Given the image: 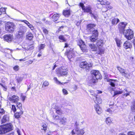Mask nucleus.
<instances>
[{
    "instance_id": "f257e3e1",
    "label": "nucleus",
    "mask_w": 135,
    "mask_h": 135,
    "mask_svg": "<svg viewBox=\"0 0 135 135\" xmlns=\"http://www.w3.org/2000/svg\"><path fill=\"white\" fill-rule=\"evenodd\" d=\"M91 79L90 80L91 84L95 83L98 80L102 78V76L98 70H92L91 71Z\"/></svg>"
},
{
    "instance_id": "f03ea898",
    "label": "nucleus",
    "mask_w": 135,
    "mask_h": 135,
    "mask_svg": "<svg viewBox=\"0 0 135 135\" xmlns=\"http://www.w3.org/2000/svg\"><path fill=\"white\" fill-rule=\"evenodd\" d=\"M80 6L81 7L84 12L89 13L90 16L91 17H93L95 20L98 18V15L95 12L92 13L91 11V8L90 6H88L86 7H85L84 4L83 3H80Z\"/></svg>"
},
{
    "instance_id": "7ed1b4c3",
    "label": "nucleus",
    "mask_w": 135,
    "mask_h": 135,
    "mask_svg": "<svg viewBox=\"0 0 135 135\" xmlns=\"http://www.w3.org/2000/svg\"><path fill=\"white\" fill-rule=\"evenodd\" d=\"M123 33L126 37L128 40H131L133 37V32L131 29L125 30Z\"/></svg>"
},
{
    "instance_id": "20e7f679",
    "label": "nucleus",
    "mask_w": 135,
    "mask_h": 135,
    "mask_svg": "<svg viewBox=\"0 0 135 135\" xmlns=\"http://www.w3.org/2000/svg\"><path fill=\"white\" fill-rule=\"evenodd\" d=\"M117 68L118 70L119 71L120 73L122 74V76L128 79H129L131 78L130 73L126 72L125 69L119 67H117Z\"/></svg>"
},
{
    "instance_id": "39448f33",
    "label": "nucleus",
    "mask_w": 135,
    "mask_h": 135,
    "mask_svg": "<svg viewBox=\"0 0 135 135\" xmlns=\"http://www.w3.org/2000/svg\"><path fill=\"white\" fill-rule=\"evenodd\" d=\"M78 45L80 46L81 50L84 52H87L88 50L87 49L86 45L84 42L82 40H79L78 42Z\"/></svg>"
},
{
    "instance_id": "423d86ee",
    "label": "nucleus",
    "mask_w": 135,
    "mask_h": 135,
    "mask_svg": "<svg viewBox=\"0 0 135 135\" xmlns=\"http://www.w3.org/2000/svg\"><path fill=\"white\" fill-rule=\"evenodd\" d=\"M80 67L86 70H89L92 67V65L90 63H87L86 61L81 62L79 64Z\"/></svg>"
},
{
    "instance_id": "0eeeda50",
    "label": "nucleus",
    "mask_w": 135,
    "mask_h": 135,
    "mask_svg": "<svg viewBox=\"0 0 135 135\" xmlns=\"http://www.w3.org/2000/svg\"><path fill=\"white\" fill-rule=\"evenodd\" d=\"M8 132V123L0 126V134H5Z\"/></svg>"
},
{
    "instance_id": "6e6552de",
    "label": "nucleus",
    "mask_w": 135,
    "mask_h": 135,
    "mask_svg": "<svg viewBox=\"0 0 135 135\" xmlns=\"http://www.w3.org/2000/svg\"><path fill=\"white\" fill-rule=\"evenodd\" d=\"M68 70L66 68L64 67L60 68L58 70L57 73L61 76L65 75L67 74Z\"/></svg>"
},
{
    "instance_id": "1a4fd4ad",
    "label": "nucleus",
    "mask_w": 135,
    "mask_h": 135,
    "mask_svg": "<svg viewBox=\"0 0 135 135\" xmlns=\"http://www.w3.org/2000/svg\"><path fill=\"white\" fill-rule=\"evenodd\" d=\"M127 25V23L124 22L120 23L119 24L118 28L121 33L123 32L124 30H125L124 29Z\"/></svg>"
},
{
    "instance_id": "9d476101",
    "label": "nucleus",
    "mask_w": 135,
    "mask_h": 135,
    "mask_svg": "<svg viewBox=\"0 0 135 135\" xmlns=\"http://www.w3.org/2000/svg\"><path fill=\"white\" fill-rule=\"evenodd\" d=\"M19 98L17 96L14 95L9 98V100L12 102L16 103L18 102Z\"/></svg>"
},
{
    "instance_id": "9b49d317",
    "label": "nucleus",
    "mask_w": 135,
    "mask_h": 135,
    "mask_svg": "<svg viewBox=\"0 0 135 135\" xmlns=\"http://www.w3.org/2000/svg\"><path fill=\"white\" fill-rule=\"evenodd\" d=\"M15 27L16 25L14 23L9 22V32H13L15 30Z\"/></svg>"
},
{
    "instance_id": "f8f14e48",
    "label": "nucleus",
    "mask_w": 135,
    "mask_h": 135,
    "mask_svg": "<svg viewBox=\"0 0 135 135\" xmlns=\"http://www.w3.org/2000/svg\"><path fill=\"white\" fill-rule=\"evenodd\" d=\"M104 79L105 81L110 82L109 84L112 86H115V84L114 83L115 82H116L117 81V80L109 79L106 76H105Z\"/></svg>"
},
{
    "instance_id": "ddd939ff",
    "label": "nucleus",
    "mask_w": 135,
    "mask_h": 135,
    "mask_svg": "<svg viewBox=\"0 0 135 135\" xmlns=\"http://www.w3.org/2000/svg\"><path fill=\"white\" fill-rule=\"evenodd\" d=\"M94 97L93 98L96 104H100L102 103V99L96 97L97 95L94 94Z\"/></svg>"
},
{
    "instance_id": "4468645a",
    "label": "nucleus",
    "mask_w": 135,
    "mask_h": 135,
    "mask_svg": "<svg viewBox=\"0 0 135 135\" xmlns=\"http://www.w3.org/2000/svg\"><path fill=\"white\" fill-rule=\"evenodd\" d=\"M132 45L128 41H126L123 45L124 48L126 49L130 48L132 47Z\"/></svg>"
},
{
    "instance_id": "2eb2a0df",
    "label": "nucleus",
    "mask_w": 135,
    "mask_h": 135,
    "mask_svg": "<svg viewBox=\"0 0 135 135\" xmlns=\"http://www.w3.org/2000/svg\"><path fill=\"white\" fill-rule=\"evenodd\" d=\"M59 123L61 125L64 126L66 123L67 119L63 117L61 118L60 119H59Z\"/></svg>"
},
{
    "instance_id": "dca6fc26",
    "label": "nucleus",
    "mask_w": 135,
    "mask_h": 135,
    "mask_svg": "<svg viewBox=\"0 0 135 135\" xmlns=\"http://www.w3.org/2000/svg\"><path fill=\"white\" fill-rule=\"evenodd\" d=\"M60 16V15L59 14L55 13L52 16V19L54 21H56L59 18Z\"/></svg>"
},
{
    "instance_id": "f3484780",
    "label": "nucleus",
    "mask_w": 135,
    "mask_h": 135,
    "mask_svg": "<svg viewBox=\"0 0 135 135\" xmlns=\"http://www.w3.org/2000/svg\"><path fill=\"white\" fill-rule=\"evenodd\" d=\"M27 29V28L26 27L21 26L19 27L18 31L24 34L26 32Z\"/></svg>"
},
{
    "instance_id": "a211bd4d",
    "label": "nucleus",
    "mask_w": 135,
    "mask_h": 135,
    "mask_svg": "<svg viewBox=\"0 0 135 135\" xmlns=\"http://www.w3.org/2000/svg\"><path fill=\"white\" fill-rule=\"evenodd\" d=\"M94 107L97 113L98 114H100L102 112L101 109L98 104L95 105Z\"/></svg>"
},
{
    "instance_id": "6ab92c4d",
    "label": "nucleus",
    "mask_w": 135,
    "mask_h": 135,
    "mask_svg": "<svg viewBox=\"0 0 135 135\" xmlns=\"http://www.w3.org/2000/svg\"><path fill=\"white\" fill-rule=\"evenodd\" d=\"M23 113L22 111L20 110L19 112H17L15 114V118H18L20 117V116Z\"/></svg>"
},
{
    "instance_id": "aec40b11",
    "label": "nucleus",
    "mask_w": 135,
    "mask_h": 135,
    "mask_svg": "<svg viewBox=\"0 0 135 135\" xmlns=\"http://www.w3.org/2000/svg\"><path fill=\"white\" fill-rule=\"evenodd\" d=\"M66 53H67V57L69 59H71L73 57V54L72 51L70 50L69 51L67 50Z\"/></svg>"
},
{
    "instance_id": "412c9836",
    "label": "nucleus",
    "mask_w": 135,
    "mask_h": 135,
    "mask_svg": "<svg viewBox=\"0 0 135 135\" xmlns=\"http://www.w3.org/2000/svg\"><path fill=\"white\" fill-rule=\"evenodd\" d=\"M76 132L77 135H83L84 133V132L82 129L79 130L78 128L76 129Z\"/></svg>"
},
{
    "instance_id": "4be33fe9",
    "label": "nucleus",
    "mask_w": 135,
    "mask_h": 135,
    "mask_svg": "<svg viewBox=\"0 0 135 135\" xmlns=\"http://www.w3.org/2000/svg\"><path fill=\"white\" fill-rule=\"evenodd\" d=\"M95 26V25L94 24H90L87 25V30L90 31L91 32L93 30V28Z\"/></svg>"
},
{
    "instance_id": "5701e85b",
    "label": "nucleus",
    "mask_w": 135,
    "mask_h": 135,
    "mask_svg": "<svg viewBox=\"0 0 135 135\" xmlns=\"http://www.w3.org/2000/svg\"><path fill=\"white\" fill-rule=\"evenodd\" d=\"M107 133L108 135H116V134L115 131L112 129H110Z\"/></svg>"
},
{
    "instance_id": "b1692460",
    "label": "nucleus",
    "mask_w": 135,
    "mask_h": 135,
    "mask_svg": "<svg viewBox=\"0 0 135 135\" xmlns=\"http://www.w3.org/2000/svg\"><path fill=\"white\" fill-rule=\"evenodd\" d=\"M119 21V20L117 18H113L112 22V23L113 25H116Z\"/></svg>"
},
{
    "instance_id": "393cba45",
    "label": "nucleus",
    "mask_w": 135,
    "mask_h": 135,
    "mask_svg": "<svg viewBox=\"0 0 135 135\" xmlns=\"http://www.w3.org/2000/svg\"><path fill=\"white\" fill-rule=\"evenodd\" d=\"M8 119V117L7 115H5L3 118L1 120V123L6 122Z\"/></svg>"
},
{
    "instance_id": "a878e982",
    "label": "nucleus",
    "mask_w": 135,
    "mask_h": 135,
    "mask_svg": "<svg viewBox=\"0 0 135 135\" xmlns=\"http://www.w3.org/2000/svg\"><path fill=\"white\" fill-rule=\"evenodd\" d=\"M103 40H99L97 41L96 45L98 47L102 46L103 45Z\"/></svg>"
},
{
    "instance_id": "bb28decb",
    "label": "nucleus",
    "mask_w": 135,
    "mask_h": 135,
    "mask_svg": "<svg viewBox=\"0 0 135 135\" xmlns=\"http://www.w3.org/2000/svg\"><path fill=\"white\" fill-rule=\"evenodd\" d=\"M21 21L25 23L26 24L27 26L29 27L30 28L32 27L33 26L31 25L30 23L28 21H27L24 20H21Z\"/></svg>"
},
{
    "instance_id": "cd10ccee",
    "label": "nucleus",
    "mask_w": 135,
    "mask_h": 135,
    "mask_svg": "<svg viewBox=\"0 0 135 135\" xmlns=\"http://www.w3.org/2000/svg\"><path fill=\"white\" fill-rule=\"evenodd\" d=\"M98 39V37L92 35L90 38V41L92 42H94Z\"/></svg>"
},
{
    "instance_id": "c85d7f7f",
    "label": "nucleus",
    "mask_w": 135,
    "mask_h": 135,
    "mask_svg": "<svg viewBox=\"0 0 135 135\" xmlns=\"http://www.w3.org/2000/svg\"><path fill=\"white\" fill-rule=\"evenodd\" d=\"M17 110L19 109L20 111H22V104L21 103H17L16 104Z\"/></svg>"
},
{
    "instance_id": "c756f323",
    "label": "nucleus",
    "mask_w": 135,
    "mask_h": 135,
    "mask_svg": "<svg viewBox=\"0 0 135 135\" xmlns=\"http://www.w3.org/2000/svg\"><path fill=\"white\" fill-rule=\"evenodd\" d=\"M115 40L117 46L118 47H120V45L122 43V42H121V40L117 38H115Z\"/></svg>"
},
{
    "instance_id": "7c9ffc66",
    "label": "nucleus",
    "mask_w": 135,
    "mask_h": 135,
    "mask_svg": "<svg viewBox=\"0 0 135 135\" xmlns=\"http://www.w3.org/2000/svg\"><path fill=\"white\" fill-rule=\"evenodd\" d=\"M70 10H65L63 12V14L65 16H68L70 15Z\"/></svg>"
},
{
    "instance_id": "2f4dec72",
    "label": "nucleus",
    "mask_w": 135,
    "mask_h": 135,
    "mask_svg": "<svg viewBox=\"0 0 135 135\" xmlns=\"http://www.w3.org/2000/svg\"><path fill=\"white\" fill-rule=\"evenodd\" d=\"M13 126L11 123H9V135H13V132H12L11 133H10V131H11L13 129H12Z\"/></svg>"
},
{
    "instance_id": "473e14b6",
    "label": "nucleus",
    "mask_w": 135,
    "mask_h": 135,
    "mask_svg": "<svg viewBox=\"0 0 135 135\" xmlns=\"http://www.w3.org/2000/svg\"><path fill=\"white\" fill-rule=\"evenodd\" d=\"M33 36L31 33H29L26 36V37L29 40H31L33 38Z\"/></svg>"
},
{
    "instance_id": "72a5a7b5",
    "label": "nucleus",
    "mask_w": 135,
    "mask_h": 135,
    "mask_svg": "<svg viewBox=\"0 0 135 135\" xmlns=\"http://www.w3.org/2000/svg\"><path fill=\"white\" fill-rule=\"evenodd\" d=\"M89 47L91 48L93 51H95L97 50V47L93 44H90L89 45Z\"/></svg>"
},
{
    "instance_id": "f704fd0d",
    "label": "nucleus",
    "mask_w": 135,
    "mask_h": 135,
    "mask_svg": "<svg viewBox=\"0 0 135 135\" xmlns=\"http://www.w3.org/2000/svg\"><path fill=\"white\" fill-rule=\"evenodd\" d=\"M131 108L132 111L135 112V100H134L133 102Z\"/></svg>"
},
{
    "instance_id": "c9c22d12",
    "label": "nucleus",
    "mask_w": 135,
    "mask_h": 135,
    "mask_svg": "<svg viewBox=\"0 0 135 135\" xmlns=\"http://www.w3.org/2000/svg\"><path fill=\"white\" fill-rule=\"evenodd\" d=\"M92 35L93 36L98 37V31L97 30H92Z\"/></svg>"
},
{
    "instance_id": "e433bc0d",
    "label": "nucleus",
    "mask_w": 135,
    "mask_h": 135,
    "mask_svg": "<svg viewBox=\"0 0 135 135\" xmlns=\"http://www.w3.org/2000/svg\"><path fill=\"white\" fill-rule=\"evenodd\" d=\"M23 34H24V33L18 31L16 33V37H17V38H19L22 36Z\"/></svg>"
},
{
    "instance_id": "4c0bfd02",
    "label": "nucleus",
    "mask_w": 135,
    "mask_h": 135,
    "mask_svg": "<svg viewBox=\"0 0 135 135\" xmlns=\"http://www.w3.org/2000/svg\"><path fill=\"white\" fill-rule=\"evenodd\" d=\"M104 50L103 49H100L99 51H98L96 54L101 55L102 54H104Z\"/></svg>"
},
{
    "instance_id": "58836bf2",
    "label": "nucleus",
    "mask_w": 135,
    "mask_h": 135,
    "mask_svg": "<svg viewBox=\"0 0 135 135\" xmlns=\"http://www.w3.org/2000/svg\"><path fill=\"white\" fill-rule=\"evenodd\" d=\"M105 121L106 123L107 124H110L111 123V122H112L111 118L109 117H108L106 118Z\"/></svg>"
},
{
    "instance_id": "ea45409f",
    "label": "nucleus",
    "mask_w": 135,
    "mask_h": 135,
    "mask_svg": "<svg viewBox=\"0 0 135 135\" xmlns=\"http://www.w3.org/2000/svg\"><path fill=\"white\" fill-rule=\"evenodd\" d=\"M54 79L56 84H57L63 85V83H61L58 80L56 77H54Z\"/></svg>"
},
{
    "instance_id": "a19ab883",
    "label": "nucleus",
    "mask_w": 135,
    "mask_h": 135,
    "mask_svg": "<svg viewBox=\"0 0 135 135\" xmlns=\"http://www.w3.org/2000/svg\"><path fill=\"white\" fill-rule=\"evenodd\" d=\"M59 38L62 42H65L66 41V39L62 35L60 36L59 37Z\"/></svg>"
},
{
    "instance_id": "79ce46f5",
    "label": "nucleus",
    "mask_w": 135,
    "mask_h": 135,
    "mask_svg": "<svg viewBox=\"0 0 135 135\" xmlns=\"http://www.w3.org/2000/svg\"><path fill=\"white\" fill-rule=\"evenodd\" d=\"M123 92L122 91H121L119 90L116 91L114 92V95H116L117 94H120L123 93Z\"/></svg>"
},
{
    "instance_id": "37998d69",
    "label": "nucleus",
    "mask_w": 135,
    "mask_h": 135,
    "mask_svg": "<svg viewBox=\"0 0 135 135\" xmlns=\"http://www.w3.org/2000/svg\"><path fill=\"white\" fill-rule=\"evenodd\" d=\"M22 80L23 78L21 77H18L16 79L18 83H20Z\"/></svg>"
},
{
    "instance_id": "c03bdc74",
    "label": "nucleus",
    "mask_w": 135,
    "mask_h": 135,
    "mask_svg": "<svg viewBox=\"0 0 135 135\" xmlns=\"http://www.w3.org/2000/svg\"><path fill=\"white\" fill-rule=\"evenodd\" d=\"M27 49L28 50H32L34 49V46L33 45H31L28 46Z\"/></svg>"
},
{
    "instance_id": "a18cd8bd",
    "label": "nucleus",
    "mask_w": 135,
    "mask_h": 135,
    "mask_svg": "<svg viewBox=\"0 0 135 135\" xmlns=\"http://www.w3.org/2000/svg\"><path fill=\"white\" fill-rule=\"evenodd\" d=\"M45 47L44 44H41L40 45L39 47V50L40 51L42 49H43Z\"/></svg>"
},
{
    "instance_id": "49530a36",
    "label": "nucleus",
    "mask_w": 135,
    "mask_h": 135,
    "mask_svg": "<svg viewBox=\"0 0 135 135\" xmlns=\"http://www.w3.org/2000/svg\"><path fill=\"white\" fill-rule=\"evenodd\" d=\"M9 41H11L14 40V38L13 35L12 34H9Z\"/></svg>"
},
{
    "instance_id": "de8ad7c7",
    "label": "nucleus",
    "mask_w": 135,
    "mask_h": 135,
    "mask_svg": "<svg viewBox=\"0 0 135 135\" xmlns=\"http://www.w3.org/2000/svg\"><path fill=\"white\" fill-rule=\"evenodd\" d=\"M53 118L54 119H60L59 116L57 115H53Z\"/></svg>"
},
{
    "instance_id": "09e8293b",
    "label": "nucleus",
    "mask_w": 135,
    "mask_h": 135,
    "mask_svg": "<svg viewBox=\"0 0 135 135\" xmlns=\"http://www.w3.org/2000/svg\"><path fill=\"white\" fill-rule=\"evenodd\" d=\"M11 110L13 111V113H15V112L16 110V109L15 106L14 105H12V108H11Z\"/></svg>"
},
{
    "instance_id": "8fccbe9b",
    "label": "nucleus",
    "mask_w": 135,
    "mask_h": 135,
    "mask_svg": "<svg viewBox=\"0 0 135 135\" xmlns=\"http://www.w3.org/2000/svg\"><path fill=\"white\" fill-rule=\"evenodd\" d=\"M13 69L15 71H17L19 69V67L18 65H16L13 67Z\"/></svg>"
},
{
    "instance_id": "3c124183",
    "label": "nucleus",
    "mask_w": 135,
    "mask_h": 135,
    "mask_svg": "<svg viewBox=\"0 0 135 135\" xmlns=\"http://www.w3.org/2000/svg\"><path fill=\"white\" fill-rule=\"evenodd\" d=\"M4 41L8 42V35H5L4 36Z\"/></svg>"
},
{
    "instance_id": "603ef678",
    "label": "nucleus",
    "mask_w": 135,
    "mask_h": 135,
    "mask_svg": "<svg viewBox=\"0 0 135 135\" xmlns=\"http://www.w3.org/2000/svg\"><path fill=\"white\" fill-rule=\"evenodd\" d=\"M42 127H43V128L42 129L44 131H46V130L47 129V125L46 124H44L42 125Z\"/></svg>"
},
{
    "instance_id": "864d4df0",
    "label": "nucleus",
    "mask_w": 135,
    "mask_h": 135,
    "mask_svg": "<svg viewBox=\"0 0 135 135\" xmlns=\"http://www.w3.org/2000/svg\"><path fill=\"white\" fill-rule=\"evenodd\" d=\"M49 84V83L48 81H45L43 84V86H44L46 87Z\"/></svg>"
},
{
    "instance_id": "5fc2aeb1",
    "label": "nucleus",
    "mask_w": 135,
    "mask_h": 135,
    "mask_svg": "<svg viewBox=\"0 0 135 135\" xmlns=\"http://www.w3.org/2000/svg\"><path fill=\"white\" fill-rule=\"evenodd\" d=\"M21 97L22 99V100L23 102H24L26 97V96L23 95L22 94H21Z\"/></svg>"
},
{
    "instance_id": "6e6d98bb",
    "label": "nucleus",
    "mask_w": 135,
    "mask_h": 135,
    "mask_svg": "<svg viewBox=\"0 0 135 135\" xmlns=\"http://www.w3.org/2000/svg\"><path fill=\"white\" fill-rule=\"evenodd\" d=\"M43 32L46 34H47L48 33V31L45 28H42Z\"/></svg>"
},
{
    "instance_id": "4d7b16f0",
    "label": "nucleus",
    "mask_w": 135,
    "mask_h": 135,
    "mask_svg": "<svg viewBox=\"0 0 135 135\" xmlns=\"http://www.w3.org/2000/svg\"><path fill=\"white\" fill-rule=\"evenodd\" d=\"M5 28L6 30L7 31H8V22L6 23L5 25Z\"/></svg>"
},
{
    "instance_id": "13d9d810",
    "label": "nucleus",
    "mask_w": 135,
    "mask_h": 135,
    "mask_svg": "<svg viewBox=\"0 0 135 135\" xmlns=\"http://www.w3.org/2000/svg\"><path fill=\"white\" fill-rule=\"evenodd\" d=\"M62 92L64 95H66L68 94L67 91L65 89H62Z\"/></svg>"
},
{
    "instance_id": "bf43d9fd",
    "label": "nucleus",
    "mask_w": 135,
    "mask_h": 135,
    "mask_svg": "<svg viewBox=\"0 0 135 135\" xmlns=\"http://www.w3.org/2000/svg\"><path fill=\"white\" fill-rule=\"evenodd\" d=\"M56 112L57 114L59 115H60L62 113V111L61 109L60 110H57Z\"/></svg>"
},
{
    "instance_id": "052dcab7",
    "label": "nucleus",
    "mask_w": 135,
    "mask_h": 135,
    "mask_svg": "<svg viewBox=\"0 0 135 135\" xmlns=\"http://www.w3.org/2000/svg\"><path fill=\"white\" fill-rule=\"evenodd\" d=\"M112 8V6H109V5H108V6H107L106 7H104V8H103V9H107V10L108 9H108H111V8Z\"/></svg>"
},
{
    "instance_id": "680f3d73",
    "label": "nucleus",
    "mask_w": 135,
    "mask_h": 135,
    "mask_svg": "<svg viewBox=\"0 0 135 135\" xmlns=\"http://www.w3.org/2000/svg\"><path fill=\"white\" fill-rule=\"evenodd\" d=\"M130 93H129L122 94V97L123 98H124V97H127L129 95Z\"/></svg>"
},
{
    "instance_id": "e2e57ef3",
    "label": "nucleus",
    "mask_w": 135,
    "mask_h": 135,
    "mask_svg": "<svg viewBox=\"0 0 135 135\" xmlns=\"http://www.w3.org/2000/svg\"><path fill=\"white\" fill-rule=\"evenodd\" d=\"M43 21H44L45 22V23L46 24H50L51 23V22H50V21H48L46 20H45V18L43 19Z\"/></svg>"
},
{
    "instance_id": "0e129e2a",
    "label": "nucleus",
    "mask_w": 135,
    "mask_h": 135,
    "mask_svg": "<svg viewBox=\"0 0 135 135\" xmlns=\"http://www.w3.org/2000/svg\"><path fill=\"white\" fill-rule=\"evenodd\" d=\"M128 135H135V133L132 131H130L128 132Z\"/></svg>"
},
{
    "instance_id": "69168bd1",
    "label": "nucleus",
    "mask_w": 135,
    "mask_h": 135,
    "mask_svg": "<svg viewBox=\"0 0 135 135\" xmlns=\"http://www.w3.org/2000/svg\"><path fill=\"white\" fill-rule=\"evenodd\" d=\"M4 113V110L3 109H0V115L1 114H3Z\"/></svg>"
},
{
    "instance_id": "338daca9",
    "label": "nucleus",
    "mask_w": 135,
    "mask_h": 135,
    "mask_svg": "<svg viewBox=\"0 0 135 135\" xmlns=\"http://www.w3.org/2000/svg\"><path fill=\"white\" fill-rule=\"evenodd\" d=\"M114 105V103L113 102L112 103H110L109 105V107L111 108H113V107H112Z\"/></svg>"
},
{
    "instance_id": "774afa93",
    "label": "nucleus",
    "mask_w": 135,
    "mask_h": 135,
    "mask_svg": "<svg viewBox=\"0 0 135 135\" xmlns=\"http://www.w3.org/2000/svg\"><path fill=\"white\" fill-rule=\"evenodd\" d=\"M79 126V124L77 122H76L75 123V128H76V129H77V128H78L77 127H78V126Z\"/></svg>"
}]
</instances>
